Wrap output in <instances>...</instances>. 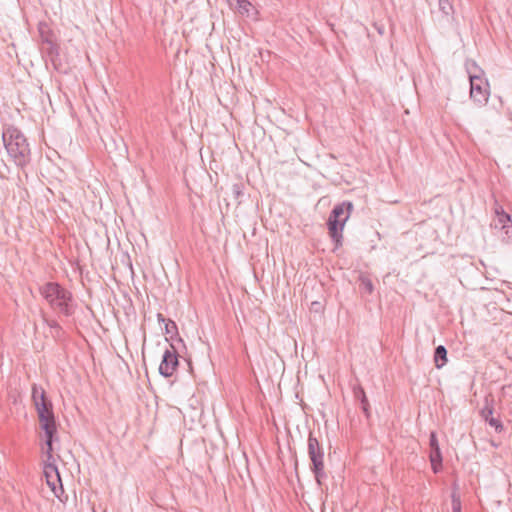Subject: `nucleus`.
<instances>
[{
    "instance_id": "obj_1",
    "label": "nucleus",
    "mask_w": 512,
    "mask_h": 512,
    "mask_svg": "<svg viewBox=\"0 0 512 512\" xmlns=\"http://www.w3.org/2000/svg\"><path fill=\"white\" fill-rule=\"evenodd\" d=\"M33 402L37 411L38 421L43 434L44 443L41 446V458L43 464L56 465V457L53 453V439L57 432L56 422L52 410V404L46 399L42 388H33Z\"/></svg>"
},
{
    "instance_id": "obj_2",
    "label": "nucleus",
    "mask_w": 512,
    "mask_h": 512,
    "mask_svg": "<svg viewBox=\"0 0 512 512\" xmlns=\"http://www.w3.org/2000/svg\"><path fill=\"white\" fill-rule=\"evenodd\" d=\"M41 294L49 302L50 306L65 315L71 313L72 297L70 292L57 283H46L41 288Z\"/></svg>"
},
{
    "instance_id": "obj_3",
    "label": "nucleus",
    "mask_w": 512,
    "mask_h": 512,
    "mask_svg": "<svg viewBox=\"0 0 512 512\" xmlns=\"http://www.w3.org/2000/svg\"><path fill=\"white\" fill-rule=\"evenodd\" d=\"M3 142L7 153L18 163L25 162L29 146L25 137L15 128H8L3 133Z\"/></svg>"
},
{
    "instance_id": "obj_4",
    "label": "nucleus",
    "mask_w": 512,
    "mask_h": 512,
    "mask_svg": "<svg viewBox=\"0 0 512 512\" xmlns=\"http://www.w3.org/2000/svg\"><path fill=\"white\" fill-rule=\"evenodd\" d=\"M352 208L353 205L350 202L341 203L334 207L328 218L329 234L337 245L341 244L343 229L351 215Z\"/></svg>"
},
{
    "instance_id": "obj_5",
    "label": "nucleus",
    "mask_w": 512,
    "mask_h": 512,
    "mask_svg": "<svg viewBox=\"0 0 512 512\" xmlns=\"http://www.w3.org/2000/svg\"><path fill=\"white\" fill-rule=\"evenodd\" d=\"M493 212L494 218L491 222V227L502 232L503 240L510 241L512 239V218L510 214L505 212L496 199L494 200Z\"/></svg>"
},
{
    "instance_id": "obj_6",
    "label": "nucleus",
    "mask_w": 512,
    "mask_h": 512,
    "mask_svg": "<svg viewBox=\"0 0 512 512\" xmlns=\"http://www.w3.org/2000/svg\"><path fill=\"white\" fill-rule=\"evenodd\" d=\"M308 453L312 462V470L315 474L316 482L321 485L324 474L323 452L319 441L312 435L308 438Z\"/></svg>"
},
{
    "instance_id": "obj_7",
    "label": "nucleus",
    "mask_w": 512,
    "mask_h": 512,
    "mask_svg": "<svg viewBox=\"0 0 512 512\" xmlns=\"http://www.w3.org/2000/svg\"><path fill=\"white\" fill-rule=\"evenodd\" d=\"M44 479L47 487L51 493L62 501V495L64 493L60 474L56 465L46 464L44 465Z\"/></svg>"
},
{
    "instance_id": "obj_8",
    "label": "nucleus",
    "mask_w": 512,
    "mask_h": 512,
    "mask_svg": "<svg viewBox=\"0 0 512 512\" xmlns=\"http://www.w3.org/2000/svg\"><path fill=\"white\" fill-rule=\"evenodd\" d=\"M488 395L485 397V406L482 408V420H484L488 426L494 430L495 433H502L504 431V425L501 420L500 414L495 411L493 406V399H491V403Z\"/></svg>"
},
{
    "instance_id": "obj_9",
    "label": "nucleus",
    "mask_w": 512,
    "mask_h": 512,
    "mask_svg": "<svg viewBox=\"0 0 512 512\" xmlns=\"http://www.w3.org/2000/svg\"><path fill=\"white\" fill-rule=\"evenodd\" d=\"M230 9L238 16L259 20L260 11L249 0H227Z\"/></svg>"
},
{
    "instance_id": "obj_10",
    "label": "nucleus",
    "mask_w": 512,
    "mask_h": 512,
    "mask_svg": "<svg viewBox=\"0 0 512 512\" xmlns=\"http://www.w3.org/2000/svg\"><path fill=\"white\" fill-rule=\"evenodd\" d=\"M178 366V356L176 351L171 346V350H166L163 359L159 366V372L165 376L170 377L174 374Z\"/></svg>"
},
{
    "instance_id": "obj_11",
    "label": "nucleus",
    "mask_w": 512,
    "mask_h": 512,
    "mask_svg": "<svg viewBox=\"0 0 512 512\" xmlns=\"http://www.w3.org/2000/svg\"><path fill=\"white\" fill-rule=\"evenodd\" d=\"M482 275L489 282L487 286L482 285V290H499V286H502L503 280L500 278V273L497 270L494 272L493 277H489L487 271L482 272Z\"/></svg>"
},
{
    "instance_id": "obj_12",
    "label": "nucleus",
    "mask_w": 512,
    "mask_h": 512,
    "mask_svg": "<svg viewBox=\"0 0 512 512\" xmlns=\"http://www.w3.org/2000/svg\"><path fill=\"white\" fill-rule=\"evenodd\" d=\"M429 460L431 469L434 473H439L442 470V454L441 451H430Z\"/></svg>"
},
{
    "instance_id": "obj_13",
    "label": "nucleus",
    "mask_w": 512,
    "mask_h": 512,
    "mask_svg": "<svg viewBox=\"0 0 512 512\" xmlns=\"http://www.w3.org/2000/svg\"><path fill=\"white\" fill-rule=\"evenodd\" d=\"M434 361L437 368H442L447 362V351L444 346L440 345L436 348Z\"/></svg>"
},
{
    "instance_id": "obj_14",
    "label": "nucleus",
    "mask_w": 512,
    "mask_h": 512,
    "mask_svg": "<svg viewBox=\"0 0 512 512\" xmlns=\"http://www.w3.org/2000/svg\"><path fill=\"white\" fill-rule=\"evenodd\" d=\"M158 320L164 323L165 333L167 335H173L177 332V326L174 321L165 319L162 314H158Z\"/></svg>"
},
{
    "instance_id": "obj_15",
    "label": "nucleus",
    "mask_w": 512,
    "mask_h": 512,
    "mask_svg": "<svg viewBox=\"0 0 512 512\" xmlns=\"http://www.w3.org/2000/svg\"><path fill=\"white\" fill-rule=\"evenodd\" d=\"M430 448L431 451H441L435 432H432L430 435Z\"/></svg>"
},
{
    "instance_id": "obj_16",
    "label": "nucleus",
    "mask_w": 512,
    "mask_h": 512,
    "mask_svg": "<svg viewBox=\"0 0 512 512\" xmlns=\"http://www.w3.org/2000/svg\"><path fill=\"white\" fill-rule=\"evenodd\" d=\"M452 508L453 512H461L460 499L456 495L452 496Z\"/></svg>"
},
{
    "instance_id": "obj_17",
    "label": "nucleus",
    "mask_w": 512,
    "mask_h": 512,
    "mask_svg": "<svg viewBox=\"0 0 512 512\" xmlns=\"http://www.w3.org/2000/svg\"><path fill=\"white\" fill-rule=\"evenodd\" d=\"M476 79H477V76H472V75L470 76V82H471V92H470V93H471V95H473V93H474V91H475V90H479V89H480V87H479V86H476V85L474 84V81H475Z\"/></svg>"
},
{
    "instance_id": "obj_18",
    "label": "nucleus",
    "mask_w": 512,
    "mask_h": 512,
    "mask_svg": "<svg viewBox=\"0 0 512 512\" xmlns=\"http://www.w3.org/2000/svg\"><path fill=\"white\" fill-rule=\"evenodd\" d=\"M486 86H487V88H485V91H484V92H485L486 96L488 97V96L490 95V91L488 90V88H489V83H488L487 81H486Z\"/></svg>"
},
{
    "instance_id": "obj_19",
    "label": "nucleus",
    "mask_w": 512,
    "mask_h": 512,
    "mask_svg": "<svg viewBox=\"0 0 512 512\" xmlns=\"http://www.w3.org/2000/svg\"><path fill=\"white\" fill-rule=\"evenodd\" d=\"M491 444H492L494 447H497V446H498V444H497V443H495L493 440H491Z\"/></svg>"
}]
</instances>
